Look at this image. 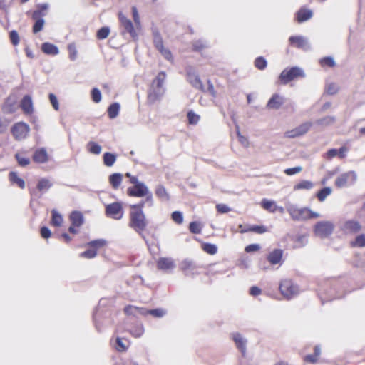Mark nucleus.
<instances>
[{"label": "nucleus", "mask_w": 365, "mask_h": 365, "mask_svg": "<svg viewBox=\"0 0 365 365\" xmlns=\"http://www.w3.org/2000/svg\"><path fill=\"white\" fill-rule=\"evenodd\" d=\"M166 74L164 71H160L158 73L155 78L153 80L151 85L148 91V102L153 103L164 94V89L163 88V83L165 80Z\"/></svg>", "instance_id": "f257e3e1"}, {"label": "nucleus", "mask_w": 365, "mask_h": 365, "mask_svg": "<svg viewBox=\"0 0 365 365\" xmlns=\"http://www.w3.org/2000/svg\"><path fill=\"white\" fill-rule=\"evenodd\" d=\"M148 220L144 212L129 211L128 226L139 235L146 230Z\"/></svg>", "instance_id": "f03ea898"}, {"label": "nucleus", "mask_w": 365, "mask_h": 365, "mask_svg": "<svg viewBox=\"0 0 365 365\" xmlns=\"http://www.w3.org/2000/svg\"><path fill=\"white\" fill-rule=\"evenodd\" d=\"M288 212L292 219L294 221H304L309 219H316L319 217L320 215L313 212L308 207H292L288 209Z\"/></svg>", "instance_id": "7ed1b4c3"}, {"label": "nucleus", "mask_w": 365, "mask_h": 365, "mask_svg": "<svg viewBox=\"0 0 365 365\" xmlns=\"http://www.w3.org/2000/svg\"><path fill=\"white\" fill-rule=\"evenodd\" d=\"M127 195L133 197H145V201L153 203V195L148 187L142 182L128 187Z\"/></svg>", "instance_id": "20e7f679"}, {"label": "nucleus", "mask_w": 365, "mask_h": 365, "mask_svg": "<svg viewBox=\"0 0 365 365\" xmlns=\"http://www.w3.org/2000/svg\"><path fill=\"white\" fill-rule=\"evenodd\" d=\"M29 125L22 121L15 123L11 128V133L16 141L25 140L29 135Z\"/></svg>", "instance_id": "39448f33"}, {"label": "nucleus", "mask_w": 365, "mask_h": 365, "mask_svg": "<svg viewBox=\"0 0 365 365\" xmlns=\"http://www.w3.org/2000/svg\"><path fill=\"white\" fill-rule=\"evenodd\" d=\"M334 230V225L330 221H320L315 224L313 228L316 236L325 238L331 235Z\"/></svg>", "instance_id": "423d86ee"}, {"label": "nucleus", "mask_w": 365, "mask_h": 365, "mask_svg": "<svg viewBox=\"0 0 365 365\" xmlns=\"http://www.w3.org/2000/svg\"><path fill=\"white\" fill-rule=\"evenodd\" d=\"M47 9V5L42 4L38 7V9L32 13L31 17L36 21L32 29L34 34H36L43 29L44 26V20L43 19V17L46 15Z\"/></svg>", "instance_id": "0eeeda50"}, {"label": "nucleus", "mask_w": 365, "mask_h": 365, "mask_svg": "<svg viewBox=\"0 0 365 365\" xmlns=\"http://www.w3.org/2000/svg\"><path fill=\"white\" fill-rule=\"evenodd\" d=\"M105 214L108 217L115 220H120L124 215L123 203L115 202L106 205Z\"/></svg>", "instance_id": "6e6552de"}, {"label": "nucleus", "mask_w": 365, "mask_h": 365, "mask_svg": "<svg viewBox=\"0 0 365 365\" xmlns=\"http://www.w3.org/2000/svg\"><path fill=\"white\" fill-rule=\"evenodd\" d=\"M279 289L282 295L287 299L292 298L299 292L297 285L289 279L282 280Z\"/></svg>", "instance_id": "1a4fd4ad"}, {"label": "nucleus", "mask_w": 365, "mask_h": 365, "mask_svg": "<svg viewBox=\"0 0 365 365\" xmlns=\"http://www.w3.org/2000/svg\"><path fill=\"white\" fill-rule=\"evenodd\" d=\"M106 244L107 242L103 239H98L91 241L88 243V246L90 248L81 252L80 254V257L92 259L96 256L98 250L106 246Z\"/></svg>", "instance_id": "9d476101"}, {"label": "nucleus", "mask_w": 365, "mask_h": 365, "mask_svg": "<svg viewBox=\"0 0 365 365\" xmlns=\"http://www.w3.org/2000/svg\"><path fill=\"white\" fill-rule=\"evenodd\" d=\"M69 220L71 225L68 228V231L70 233L76 235L78 232V228L84 222L83 215L79 211H73L69 215Z\"/></svg>", "instance_id": "9b49d317"}, {"label": "nucleus", "mask_w": 365, "mask_h": 365, "mask_svg": "<svg viewBox=\"0 0 365 365\" xmlns=\"http://www.w3.org/2000/svg\"><path fill=\"white\" fill-rule=\"evenodd\" d=\"M118 19L120 26L123 28L122 34L128 33L133 39L137 38L138 34L134 29L132 21L125 17L121 12L118 14Z\"/></svg>", "instance_id": "f8f14e48"}, {"label": "nucleus", "mask_w": 365, "mask_h": 365, "mask_svg": "<svg viewBox=\"0 0 365 365\" xmlns=\"http://www.w3.org/2000/svg\"><path fill=\"white\" fill-rule=\"evenodd\" d=\"M356 175L354 171H349L340 175L335 180V185L337 187H344L355 182Z\"/></svg>", "instance_id": "ddd939ff"}, {"label": "nucleus", "mask_w": 365, "mask_h": 365, "mask_svg": "<svg viewBox=\"0 0 365 365\" xmlns=\"http://www.w3.org/2000/svg\"><path fill=\"white\" fill-rule=\"evenodd\" d=\"M312 125V123L305 122L299 125L298 127L285 132L284 136L288 138H295L300 137L306 134L310 130Z\"/></svg>", "instance_id": "4468645a"}, {"label": "nucleus", "mask_w": 365, "mask_h": 365, "mask_svg": "<svg viewBox=\"0 0 365 365\" xmlns=\"http://www.w3.org/2000/svg\"><path fill=\"white\" fill-rule=\"evenodd\" d=\"M283 250L281 249H274L267 255V259L272 265L282 264L283 263Z\"/></svg>", "instance_id": "2eb2a0df"}, {"label": "nucleus", "mask_w": 365, "mask_h": 365, "mask_svg": "<svg viewBox=\"0 0 365 365\" xmlns=\"http://www.w3.org/2000/svg\"><path fill=\"white\" fill-rule=\"evenodd\" d=\"M292 46L307 51L310 48L309 43L306 38L302 36H291L289 39Z\"/></svg>", "instance_id": "dca6fc26"}, {"label": "nucleus", "mask_w": 365, "mask_h": 365, "mask_svg": "<svg viewBox=\"0 0 365 365\" xmlns=\"http://www.w3.org/2000/svg\"><path fill=\"white\" fill-rule=\"evenodd\" d=\"M187 81L195 88L203 90V84L196 70H190L187 73Z\"/></svg>", "instance_id": "f3484780"}, {"label": "nucleus", "mask_w": 365, "mask_h": 365, "mask_svg": "<svg viewBox=\"0 0 365 365\" xmlns=\"http://www.w3.org/2000/svg\"><path fill=\"white\" fill-rule=\"evenodd\" d=\"M20 108L25 115H30L34 113L33 101L31 97L26 95L20 102Z\"/></svg>", "instance_id": "a211bd4d"}, {"label": "nucleus", "mask_w": 365, "mask_h": 365, "mask_svg": "<svg viewBox=\"0 0 365 365\" xmlns=\"http://www.w3.org/2000/svg\"><path fill=\"white\" fill-rule=\"evenodd\" d=\"M302 70H283L280 74V81L282 83L286 84L302 75Z\"/></svg>", "instance_id": "6ab92c4d"}, {"label": "nucleus", "mask_w": 365, "mask_h": 365, "mask_svg": "<svg viewBox=\"0 0 365 365\" xmlns=\"http://www.w3.org/2000/svg\"><path fill=\"white\" fill-rule=\"evenodd\" d=\"M232 340L237 349L244 356L246 353V345L247 342L246 339L240 333H234L232 334Z\"/></svg>", "instance_id": "aec40b11"}, {"label": "nucleus", "mask_w": 365, "mask_h": 365, "mask_svg": "<svg viewBox=\"0 0 365 365\" xmlns=\"http://www.w3.org/2000/svg\"><path fill=\"white\" fill-rule=\"evenodd\" d=\"M284 102V99L282 96L278 93H274L268 101L266 107L267 109L277 110L281 108Z\"/></svg>", "instance_id": "412c9836"}, {"label": "nucleus", "mask_w": 365, "mask_h": 365, "mask_svg": "<svg viewBox=\"0 0 365 365\" xmlns=\"http://www.w3.org/2000/svg\"><path fill=\"white\" fill-rule=\"evenodd\" d=\"M16 100L15 97L9 96L2 105L1 109L4 113L11 114L16 110Z\"/></svg>", "instance_id": "4be33fe9"}, {"label": "nucleus", "mask_w": 365, "mask_h": 365, "mask_svg": "<svg viewBox=\"0 0 365 365\" xmlns=\"http://www.w3.org/2000/svg\"><path fill=\"white\" fill-rule=\"evenodd\" d=\"M343 229L346 232L355 234L361 230V225L358 221L350 220L344 222Z\"/></svg>", "instance_id": "5701e85b"}, {"label": "nucleus", "mask_w": 365, "mask_h": 365, "mask_svg": "<svg viewBox=\"0 0 365 365\" xmlns=\"http://www.w3.org/2000/svg\"><path fill=\"white\" fill-rule=\"evenodd\" d=\"M32 158L36 163H45L48 160V155L45 148H38L34 151Z\"/></svg>", "instance_id": "b1692460"}, {"label": "nucleus", "mask_w": 365, "mask_h": 365, "mask_svg": "<svg viewBox=\"0 0 365 365\" xmlns=\"http://www.w3.org/2000/svg\"><path fill=\"white\" fill-rule=\"evenodd\" d=\"M349 150V148L346 146L341 147L339 150L332 148L329 149L327 153V158L328 159H331L334 157H338L341 159L345 158L346 156V153Z\"/></svg>", "instance_id": "393cba45"}, {"label": "nucleus", "mask_w": 365, "mask_h": 365, "mask_svg": "<svg viewBox=\"0 0 365 365\" xmlns=\"http://www.w3.org/2000/svg\"><path fill=\"white\" fill-rule=\"evenodd\" d=\"M175 267L172 259L168 257H161L157 261V267L161 270L172 269Z\"/></svg>", "instance_id": "a878e982"}, {"label": "nucleus", "mask_w": 365, "mask_h": 365, "mask_svg": "<svg viewBox=\"0 0 365 365\" xmlns=\"http://www.w3.org/2000/svg\"><path fill=\"white\" fill-rule=\"evenodd\" d=\"M9 180L12 185H16L21 189L25 188V181L18 175L16 172H10L9 174Z\"/></svg>", "instance_id": "bb28decb"}, {"label": "nucleus", "mask_w": 365, "mask_h": 365, "mask_svg": "<svg viewBox=\"0 0 365 365\" xmlns=\"http://www.w3.org/2000/svg\"><path fill=\"white\" fill-rule=\"evenodd\" d=\"M243 232H254L256 234H264L267 232H268L267 227L260 225H247L245 227L244 230H242Z\"/></svg>", "instance_id": "cd10ccee"}, {"label": "nucleus", "mask_w": 365, "mask_h": 365, "mask_svg": "<svg viewBox=\"0 0 365 365\" xmlns=\"http://www.w3.org/2000/svg\"><path fill=\"white\" fill-rule=\"evenodd\" d=\"M130 344V342L128 339L117 337L115 339V349L118 352H125L128 350Z\"/></svg>", "instance_id": "c85d7f7f"}, {"label": "nucleus", "mask_w": 365, "mask_h": 365, "mask_svg": "<svg viewBox=\"0 0 365 365\" xmlns=\"http://www.w3.org/2000/svg\"><path fill=\"white\" fill-rule=\"evenodd\" d=\"M313 354H308L304 356L303 360L308 364H315L318 361L321 354V349L319 346H315Z\"/></svg>", "instance_id": "c756f323"}, {"label": "nucleus", "mask_w": 365, "mask_h": 365, "mask_svg": "<svg viewBox=\"0 0 365 365\" xmlns=\"http://www.w3.org/2000/svg\"><path fill=\"white\" fill-rule=\"evenodd\" d=\"M41 50L44 53L52 56L57 55L59 52L56 46L48 42L43 43L41 45Z\"/></svg>", "instance_id": "7c9ffc66"}, {"label": "nucleus", "mask_w": 365, "mask_h": 365, "mask_svg": "<svg viewBox=\"0 0 365 365\" xmlns=\"http://www.w3.org/2000/svg\"><path fill=\"white\" fill-rule=\"evenodd\" d=\"M63 216L56 210H52L51 220L50 222L51 225L53 227H61L63 225Z\"/></svg>", "instance_id": "2f4dec72"}, {"label": "nucleus", "mask_w": 365, "mask_h": 365, "mask_svg": "<svg viewBox=\"0 0 365 365\" xmlns=\"http://www.w3.org/2000/svg\"><path fill=\"white\" fill-rule=\"evenodd\" d=\"M109 183L114 190L118 189L120 187L122 180L123 175L120 173H113L109 176Z\"/></svg>", "instance_id": "473e14b6"}, {"label": "nucleus", "mask_w": 365, "mask_h": 365, "mask_svg": "<svg viewBox=\"0 0 365 365\" xmlns=\"http://www.w3.org/2000/svg\"><path fill=\"white\" fill-rule=\"evenodd\" d=\"M260 205L264 210L269 212H275L277 210L275 202L270 200L264 198L261 201Z\"/></svg>", "instance_id": "72a5a7b5"}, {"label": "nucleus", "mask_w": 365, "mask_h": 365, "mask_svg": "<svg viewBox=\"0 0 365 365\" xmlns=\"http://www.w3.org/2000/svg\"><path fill=\"white\" fill-rule=\"evenodd\" d=\"M312 16V12L309 9H301L297 13V20L298 22H303L309 19Z\"/></svg>", "instance_id": "f704fd0d"}, {"label": "nucleus", "mask_w": 365, "mask_h": 365, "mask_svg": "<svg viewBox=\"0 0 365 365\" xmlns=\"http://www.w3.org/2000/svg\"><path fill=\"white\" fill-rule=\"evenodd\" d=\"M53 186V183L47 178H41L38 180L36 188L39 192L48 190Z\"/></svg>", "instance_id": "c9c22d12"}, {"label": "nucleus", "mask_w": 365, "mask_h": 365, "mask_svg": "<svg viewBox=\"0 0 365 365\" xmlns=\"http://www.w3.org/2000/svg\"><path fill=\"white\" fill-rule=\"evenodd\" d=\"M201 249L208 255H213L217 252V247L211 243L202 242H201Z\"/></svg>", "instance_id": "e433bc0d"}, {"label": "nucleus", "mask_w": 365, "mask_h": 365, "mask_svg": "<svg viewBox=\"0 0 365 365\" xmlns=\"http://www.w3.org/2000/svg\"><path fill=\"white\" fill-rule=\"evenodd\" d=\"M331 192H332V190L331 187H325L321 189L320 190H319L318 192L317 193L316 196L319 201L323 202L327 198V197H328L329 195H330L331 194Z\"/></svg>", "instance_id": "4c0bfd02"}, {"label": "nucleus", "mask_w": 365, "mask_h": 365, "mask_svg": "<svg viewBox=\"0 0 365 365\" xmlns=\"http://www.w3.org/2000/svg\"><path fill=\"white\" fill-rule=\"evenodd\" d=\"M352 247H365V234H361L356 237L354 241L350 242Z\"/></svg>", "instance_id": "58836bf2"}, {"label": "nucleus", "mask_w": 365, "mask_h": 365, "mask_svg": "<svg viewBox=\"0 0 365 365\" xmlns=\"http://www.w3.org/2000/svg\"><path fill=\"white\" fill-rule=\"evenodd\" d=\"M130 334L134 336L135 338L140 337L143 332L144 329L142 324H135L130 330Z\"/></svg>", "instance_id": "ea45409f"}, {"label": "nucleus", "mask_w": 365, "mask_h": 365, "mask_svg": "<svg viewBox=\"0 0 365 365\" xmlns=\"http://www.w3.org/2000/svg\"><path fill=\"white\" fill-rule=\"evenodd\" d=\"M196 266L192 262L185 260L181 264V269L185 274H188L195 269Z\"/></svg>", "instance_id": "a19ab883"}, {"label": "nucleus", "mask_w": 365, "mask_h": 365, "mask_svg": "<svg viewBox=\"0 0 365 365\" xmlns=\"http://www.w3.org/2000/svg\"><path fill=\"white\" fill-rule=\"evenodd\" d=\"M120 110V106L118 103L111 104L108 108V115L110 118H115Z\"/></svg>", "instance_id": "79ce46f5"}, {"label": "nucleus", "mask_w": 365, "mask_h": 365, "mask_svg": "<svg viewBox=\"0 0 365 365\" xmlns=\"http://www.w3.org/2000/svg\"><path fill=\"white\" fill-rule=\"evenodd\" d=\"M116 160V156L111 153H105L103 155V163L108 167L112 166Z\"/></svg>", "instance_id": "37998d69"}, {"label": "nucleus", "mask_w": 365, "mask_h": 365, "mask_svg": "<svg viewBox=\"0 0 365 365\" xmlns=\"http://www.w3.org/2000/svg\"><path fill=\"white\" fill-rule=\"evenodd\" d=\"M110 34V29L108 26H103L98 30L96 33V38L98 40L106 38Z\"/></svg>", "instance_id": "c03bdc74"}, {"label": "nucleus", "mask_w": 365, "mask_h": 365, "mask_svg": "<svg viewBox=\"0 0 365 365\" xmlns=\"http://www.w3.org/2000/svg\"><path fill=\"white\" fill-rule=\"evenodd\" d=\"M313 187V183L308 180H303L294 185V189L297 190H310Z\"/></svg>", "instance_id": "a18cd8bd"}, {"label": "nucleus", "mask_w": 365, "mask_h": 365, "mask_svg": "<svg viewBox=\"0 0 365 365\" xmlns=\"http://www.w3.org/2000/svg\"><path fill=\"white\" fill-rule=\"evenodd\" d=\"M88 150L95 155H98L101 152V147L96 143L91 141L88 143Z\"/></svg>", "instance_id": "49530a36"}, {"label": "nucleus", "mask_w": 365, "mask_h": 365, "mask_svg": "<svg viewBox=\"0 0 365 365\" xmlns=\"http://www.w3.org/2000/svg\"><path fill=\"white\" fill-rule=\"evenodd\" d=\"M187 117L190 125H196L200 118V115L195 113L192 110L187 112Z\"/></svg>", "instance_id": "de8ad7c7"}, {"label": "nucleus", "mask_w": 365, "mask_h": 365, "mask_svg": "<svg viewBox=\"0 0 365 365\" xmlns=\"http://www.w3.org/2000/svg\"><path fill=\"white\" fill-rule=\"evenodd\" d=\"M336 119L333 116H326L323 118L317 120V123L319 125H329L335 122Z\"/></svg>", "instance_id": "09e8293b"}, {"label": "nucleus", "mask_w": 365, "mask_h": 365, "mask_svg": "<svg viewBox=\"0 0 365 365\" xmlns=\"http://www.w3.org/2000/svg\"><path fill=\"white\" fill-rule=\"evenodd\" d=\"M320 66L322 67H334L336 66V63L334 58L329 56L320 60Z\"/></svg>", "instance_id": "8fccbe9b"}, {"label": "nucleus", "mask_w": 365, "mask_h": 365, "mask_svg": "<svg viewBox=\"0 0 365 365\" xmlns=\"http://www.w3.org/2000/svg\"><path fill=\"white\" fill-rule=\"evenodd\" d=\"M189 230L193 234H200L202 231V226L198 222H192L189 225Z\"/></svg>", "instance_id": "3c124183"}, {"label": "nucleus", "mask_w": 365, "mask_h": 365, "mask_svg": "<svg viewBox=\"0 0 365 365\" xmlns=\"http://www.w3.org/2000/svg\"><path fill=\"white\" fill-rule=\"evenodd\" d=\"M15 158L16 159V160L18 162V164L20 166L25 167V166L28 165L30 163L29 158L23 156L20 153H16L15 155Z\"/></svg>", "instance_id": "603ef678"}, {"label": "nucleus", "mask_w": 365, "mask_h": 365, "mask_svg": "<svg viewBox=\"0 0 365 365\" xmlns=\"http://www.w3.org/2000/svg\"><path fill=\"white\" fill-rule=\"evenodd\" d=\"M207 47V45L201 40L195 41L192 43V49L195 51H202Z\"/></svg>", "instance_id": "864d4df0"}, {"label": "nucleus", "mask_w": 365, "mask_h": 365, "mask_svg": "<svg viewBox=\"0 0 365 365\" xmlns=\"http://www.w3.org/2000/svg\"><path fill=\"white\" fill-rule=\"evenodd\" d=\"M153 43L156 49L159 51L163 49L164 47L163 41L162 37L158 34H155L153 39Z\"/></svg>", "instance_id": "5fc2aeb1"}, {"label": "nucleus", "mask_w": 365, "mask_h": 365, "mask_svg": "<svg viewBox=\"0 0 365 365\" xmlns=\"http://www.w3.org/2000/svg\"><path fill=\"white\" fill-rule=\"evenodd\" d=\"M10 123V120L7 118L0 117V134L4 133Z\"/></svg>", "instance_id": "6e6d98bb"}, {"label": "nucleus", "mask_w": 365, "mask_h": 365, "mask_svg": "<svg viewBox=\"0 0 365 365\" xmlns=\"http://www.w3.org/2000/svg\"><path fill=\"white\" fill-rule=\"evenodd\" d=\"M172 220L177 224L180 225L183 222V215L179 211H175L171 215Z\"/></svg>", "instance_id": "4d7b16f0"}, {"label": "nucleus", "mask_w": 365, "mask_h": 365, "mask_svg": "<svg viewBox=\"0 0 365 365\" xmlns=\"http://www.w3.org/2000/svg\"><path fill=\"white\" fill-rule=\"evenodd\" d=\"M68 51L70 58L73 61L75 60L77 56V49L76 45L74 43L68 44Z\"/></svg>", "instance_id": "13d9d810"}, {"label": "nucleus", "mask_w": 365, "mask_h": 365, "mask_svg": "<svg viewBox=\"0 0 365 365\" xmlns=\"http://www.w3.org/2000/svg\"><path fill=\"white\" fill-rule=\"evenodd\" d=\"M145 201H140L138 204L130 205V210H133L138 212H143V207L145 206Z\"/></svg>", "instance_id": "bf43d9fd"}, {"label": "nucleus", "mask_w": 365, "mask_h": 365, "mask_svg": "<svg viewBox=\"0 0 365 365\" xmlns=\"http://www.w3.org/2000/svg\"><path fill=\"white\" fill-rule=\"evenodd\" d=\"M9 38L11 43L14 46H17L19 43V36L17 31L13 30L9 33Z\"/></svg>", "instance_id": "052dcab7"}, {"label": "nucleus", "mask_w": 365, "mask_h": 365, "mask_svg": "<svg viewBox=\"0 0 365 365\" xmlns=\"http://www.w3.org/2000/svg\"><path fill=\"white\" fill-rule=\"evenodd\" d=\"M132 14L134 23L135 24L137 27L140 26V16L138 12V9L136 6H133L132 7Z\"/></svg>", "instance_id": "680f3d73"}, {"label": "nucleus", "mask_w": 365, "mask_h": 365, "mask_svg": "<svg viewBox=\"0 0 365 365\" xmlns=\"http://www.w3.org/2000/svg\"><path fill=\"white\" fill-rule=\"evenodd\" d=\"M92 100L95 103H99L101 100V93L98 88H93L91 91Z\"/></svg>", "instance_id": "e2e57ef3"}, {"label": "nucleus", "mask_w": 365, "mask_h": 365, "mask_svg": "<svg viewBox=\"0 0 365 365\" xmlns=\"http://www.w3.org/2000/svg\"><path fill=\"white\" fill-rule=\"evenodd\" d=\"M302 170V168L297 166L294 168H287L284 170V173L287 175H292L300 173Z\"/></svg>", "instance_id": "0e129e2a"}, {"label": "nucleus", "mask_w": 365, "mask_h": 365, "mask_svg": "<svg viewBox=\"0 0 365 365\" xmlns=\"http://www.w3.org/2000/svg\"><path fill=\"white\" fill-rule=\"evenodd\" d=\"M148 313L155 317H162L165 314V312L162 309H155L148 310Z\"/></svg>", "instance_id": "69168bd1"}, {"label": "nucleus", "mask_w": 365, "mask_h": 365, "mask_svg": "<svg viewBox=\"0 0 365 365\" xmlns=\"http://www.w3.org/2000/svg\"><path fill=\"white\" fill-rule=\"evenodd\" d=\"M159 52L168 61H172L173 60L172 53L169 49L163 48V49L160 50Z\"/></svg>", "instance_id": "338daca9"}, {"label": "nucleus", "mask_w": 365, "mask_h": 365, "mask_svg": "<svg viewBox=\"0 0 365 365\" xmlns=\"http://www.w3.org/2000/svg\"><path fill=\"white\" fill-rule=\"evenodd\" d=\"M255 66L257 68H264L267 66V61L264 58L259 57L255 60Z\"/></svg>", "instance_id": "774afa93"}]
</instances>
